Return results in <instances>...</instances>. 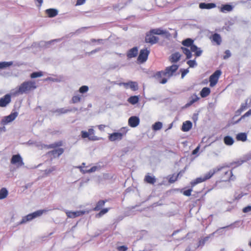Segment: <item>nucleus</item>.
<instances>
[{"instance_id": "nucleus-20", "label": "nucleus", "mask_w": 251, "mask_h": 251, "mask_svg": "<svg viewBox=\"0 0 251 251\" xmlns=\"http://www.w3.org/2000/svg\"><path fill=\"white\" fill-rule=\"evenodd\" d=\"M200 98L197 96L196 94H193L189 98V101L186 104L185 106L186 107H189L192 105L194 103L199 100Z\"/></svg>"}, {"instance_id": "nucleus-4", "label": "nucleus", "mask_w": 251, "mask_h": 251, "mask_svg": "<svg viewBox=\"0 0 251 251\" xmlns=\"http://www.w3.org/2000/svg\"><path fill=\"white\" fill-rule=\"evenodd\" d=\"M81 135L82 138H88L90 141H97L100 139L98 137L95 135V131L93 128H89L88 131H81Z\"/></svg>"}, {"instance_id": "nucleus-29", "label": "nucleus", "mask_w": 251, "mask_h": 251, "mask_svg": "<svg viewBox=\"0 0 251 251\" xmlns=\"http://www.w3.org/2000/svg\"><path fill=\"white\" fill-rule=\"evenodd\" d=\"M34 218H35V216H33V213L29 214L23 218L22 221L20 222V224L25 223L28 221L32 220Z\"/></svg>"}, {"instance_id": "nucleus-59", "label": "nucleus", "mask_w": 251, "mask_h": 251, "mask_svg": "<svg viewBox=\"0 0 251 251\" xmlns=\"http://www.w3.org/2000/svg\"><path fill=\"white\" fill-rule=\"evenodd\" d=\"M242 113V112L239 109H238L235 111V116H239Z\"/></svg>"}, {"instance_id": "nucleus-54", "label": "nucleus", "mask_w": 251, "mask_h": 251, "mask_svg": "<svg viewBox=\"0 0 251 251\" xmlns=\"http://www.w3.org/2000/svg\"><path fill=\"white\" fill-rule=\"evenodd\" d=\"M107 126L106 125H98V127L99 128V129L101 131H104V128L106 127Z\"/></svg>"}, {"instance_id": "nucleus-50", "label": "nucleus", "mask_w": 251, "mask_h": 251, "mask_svg": "<svg viewBox=\"0 0 251 251\" xmlns=\"http://www.w3.org/2000/svg\"><path fill=\"white\" fill-rule=\"evenodd\" d=\"M192 189H188L183 192V194L186 196H190L191 194Z\"/></svg>"}, {"instance_id": "nucleus-12", "label": "nucleus", "mask_w": 251, "mask_h": 251, "mask_svg": "<svg viewBox=\"0 0 251 251\" xmlns=\"http://www.w3.org/2000/svg\"><path fill=\"white\" fill-rule=\"evenodd\" d=\"M65 213L68 218H75L76 217L83 215L86 213V211L81 210L77 211H67Z\"/></svg>"}, {"instance_id": "nucleus-11", "label": "nucleus", "mask_w": 251, "mask_h": 251, "mask_svg": "<svg viewBox=\"0 0 251 251\" xmlns=\"http://www.w3.org/2000/svg\"><path fill=\"white\" fill-rule=\"evenodd\" d=\"M120 85H123L125 88H130L132 91H136L138 89V84L136 82L129 81L128 82H122L119 84Z\"/></svg>"}, {"instance_id": "nucleus-33", "label": "nucleus", "mask_w": 251, "mask_h": 251, "mask_svg": "<svg viewBox=\"0 0 251 251\" xmlns=\"http://www.w3.org/2000/svg\"><path fill=\"white\" fill-rule=\"evenodd\" d=\"M247 136L245 133H240L236 135V139L238 141H241L243 142L247 140Z\"/></svg>"}, {"instance_id": "nucleus-36", "label": "nucleus", "mask_w": 251, "mask_h": 251, "mask_svg": "<svg viewBox=\"0 0 251 251\" xmlns=\"http://www.w3.org/2000/svg\"><path fill=\"white\" fill-rule=\"evenodd\" d=\"M8 191L5 188H2L0 190V200L5 199L8 195Z\"/></svg>"}, {"instance_id": "nucleus-52", "label": "nucleus", "mask_w": 251, "mask_h": 251, "mask_svg": "<svg viewBox=\"0 0 251 251\" xmlns=\"http://www.w3.org/2000/svg\"><path fill=\"white\" fill-rule=\"evenodd\" d=\"M181 77L183 78L185 75L189 72L188 69H183L181 70Z\"/></svg>"}, {"instance_id": "nucleus-24", "label": "nucleus", "mask_w": 251, "mask_h": 251, "mask_svg": "<svg viewBox=\"0 0 251 251\" xmlns=\"http://www.w3.org/2000/svg\"><path fill=\"white\" fill-rule=\"evenodd\" d=\"M46 13L48 15L49 17L53 18L57 15L58 11L55 9L50 8L46 10Z\"/></svg>"}, {"instance_id": "nucleus-37", "label": "nucleus", "mask_w": 251, "mask_h": 251, "mask_svg": "<svg viewBox=\"0 0 251 251\" xmlns=\"http://www.w3.org/2000/svg\"><path fill=\"white\" fill-rule=\"evenodd\" d=\"M110 209V208H105L101 209L100 211L96 215V217L100 218L103 215L107 213Z\"/></svg>"}, {"instance_id": "nucleus-7", "label": "nucleus", "mask_w": 251, "mask_h": 251, "mask_svg": "<svg viewBox=\"0 0 251 251\" xmlns=\"http://www.w3.org/2000/svg\"><path fill=\"white\" fill-rule=\"evenodd\" d=\"M149 53L150 50L147 49L141 50L137 58L138 61L140 63L145 62L147 60Z\"/></svg>"}, {"instance_id": "nucleus-21", "label": "nucleus", "mask_w": 251, "mask_h": 251, "mask_svg": "<svg viewBox=\"0 0 251 251\" xmlns=\"http://www.w3.org/2000/svg\"><path fill=\"white\" fill-rule=\"evenodd\" d=\"M138 52L137 47H133L130 49L127 52L126 56L128 58H131L136 57Z\"/></svg>"}, {"instance_id": "nucleus-39", "label": "nucleus", "mask_w": 251, "mask_h": 251, "mask_svg": "<svg viewBox=\"0 0 251 251\" xmlns=\"http://www.w3.org/2000/svg\"><path fill=\"white\" fill-rule=\"evenodd\" d=\"M162 127V124L160 122L155 123L152 126V129L154 131L158 130Z\"/></svg>"}, {"instance_id": "nucleus-62", "label": "nucleus", "mask_w": 251, "mask_h": 251, "mask_svg": "<svg viewBox=\"0 0 251 251\" xmlns=\"http://www.w3.org/2000/svg\"><path fill=\"white\" fill-rule=\"evenodd\" d=\"M185 251H191V248L190 246L188 247L185 250Z\"/></svg>"}, {"instance_id": "nucleus-45", "label": "nucleus", "mask_w": 251, "mask_h": 251, "mask_svg": "<svg viewBox=\"0 0 251 251\" xmlns=\"http://www.w3.org/2000/svg\"><path fill=\"white\" fill-rule=\"evenodd\" d=\"M89 88L87 86L83 85L79 88V92L80 93L83 94L86 93L88 91Z\"/></svg>"}, {"instance_id": "nucleus-2", "label": "nucleus", "mask_w": 251, "mask_h": 251, "mask_svg": "<svg viewBox=\"0 0 251 251\" xmlns=\"http://www.w3.org/2000/svg\"><path fill=\"white\" fill-rule=\"evenodd\" d=\"M37 88L36 83L34 81H25L23 82L14 93V95L28 94Z\"/></svg>"}, {"instance_id": "nucleus-1", "label": "nucleus", "mask_w": 251, "mask_h": 251, "mask_svg": "<svg viewBox=\"0 0 251 251\" xmlns=\"http://www.w3.org/2000/svg\"><path fill=\"white\" fill-rule=\"evenodd\" d=\"M178 69V65L173 64L165 68L164 71L157 72L153 77L160 83L165 84Z\"/></svg>"}, {"instance_id": "nucleus-32", "label": "nucleus", "mask_w": 251, "mask_h": 251, "mask_svg": "<svg viewBox=\"0 0 251 251\" xmlns=\"http://www.w3.org/2000/svg\"><path fill=\"white\" fill-rule=\"evenodd\" d=\"M224 141L226 145L228 146L232 145L234 143L233 138L229 136H225L224 139Z\"/></svg>"}, {"instance_id": "nucleus-42", "label": "nucleus", "mask_w": 251, "mask_h": 251, "mask_svg": "<svg viewBox=\"0 0 251 251\" xmlns=\"http://www.w3.org/2000/svg\"><path fill=\"white\" fill-rule=\"evenodd\" d=\"M43 75L42 72H33L30 75V77L31 78H35L38 77H41Z\"/></svg>"}, {"instance_id": "nucleus-25", "label": "nucleus", "mask_w": 251, "mask_h": 251, "mask_svg": "<svg viewBox=\"0 0 251 251\" xmlns=\"http://www.w3.org/2000/svg\"><path fill=\"white\" fill-rule=\"evenodd\" d=\"M181 55L179 52H175L172 54L170 58V61L172 63H176L180 59Z\"/></svg>"}, {"instance_id": "nucleus-9", "label": "nucleus", "mask_w": 251, "mask_h": 251, "mask_svg": "<svg viewBox=\"0 0 251 251\" xmlns=\"http://www.w3.org/2000/svg\"><path fill=\"white\" fill-rule=\"evenodd\" d=\"M126 131L123 133L114 132L109 135L108 139L110 141H119L122 139L123 137L126 134Z\"/></svg>"}, {"instance_id": "nucleus-44", "label": "nucleus", "mask_w": 251, "mask_h": 251, "mask_svg": "<svg viewBox=\"0 0 251 251\" xmlns=\"http://www.w3.org/2000/svg\"><path fill=\"white\" fill-rule=\"evenodd\" d=\"M81 96L79 95H76L73 97L72 99V102L74 103H77L80 101Z\"/></svg>"}, {"instance_id": "nucleus-18", "label": "nucleus", "mask_w": 251, "mask_h": 251, "mask_svg": "<svg viewBox=\"0 0 251 251\" xmlns=\"http://www.w3.org/2000/svg\"><path fill=\"white\" fill-rule=\"evenodd\" d=\"M210 39L211 42L215 43L217 45H220L222 43V38L220 34L214 33L210 37Z\"/></svg>"}, {"instance_id": "nucleus-27", "label": "nucleus", "mask_w": 251, "mask_h": 251, "mask_svg": "<svg viewBox=\"0 0 251 251\" xmlns=\"http://www.w3.org/2000/svg\"><path fill=\"white\" fill-rule=\"evenodd\" d=\"M211 91L208 87H204L200 92V95L201 98H205L210 94Z\"/></svg>"}, {"instance_id": "nucleus-28", "label": "nucleus", "mask_w": 251, "mask_h": 251, "mask_svg": "<svg viewBox=\"0 0 251 251\" xmlns=\"http://www.w3.org/2000/svg\"><path fill=\"white\" fill-rule=\"evenodd\" d=\"M190 49H191V52H195V55L196 56H200L201 54V52H202V51L201 50H199L198 49V48L195 45L193 44L191 47H190Z\"/></svg>"}, {"instance_id": "nucleus-56", "label": "nucleus", "mask_w": 251, "mask_h": 251, "mask_svg": "<svg viewBox=\"0 0 251 251\" xmlns=\"http://www.w3.org/2000/svg\"><path fill=\"white\" fill-rule=\"evenodd\" d=\"M103 41V39H92L91 40V42L95 43V42H98V43H101Z\"/></svg>"}, {"instance_id": "nucleus-57", "label": "nucleus", "mask_w": 251, "mask_h": 251, "mask_svg": "<svg viewBox=\"0 0 251 251\" xmlns=\"http://www.w3.org/2000/svg\"><path fill=\"white\" fill-rule=\"evenodd\" d=\"M86 0H77L76 5H80L84 3Z\"/></svg>"}, {"instance_id": "nucleus-46", "label": "nucleus", "mask_w": 251, "mask_h": 251, "mask_svg": "<svg viewBox=\"0 0 251 251\" xmlns=\"http://www.w3.org/2000/svg\"><path fill=\"white\" fill-rule=\"evenodd\" d=\"M46 211L44 210H37L33 213V216H35V218L40 216L43 214V213Z\"/></svg>"}, {"instance_id": "nucleus-16", "label": "nucleus", "mask_w": 251, "mask_h": 251, "mask_svg": "<svg viewBox=\"0 0 251 251\" xmlns=\"http://www.w3.org/2000/svg\"><path fill=\"white\" fill-rule=\"evenodd\" d=\"M151 31V33H154L155 35H165L167 37L171 36L170 33L168 31L163 30L160 28L152 29Z\"/></svg>"}, {"instance_id": "nucleus-64", "label": "nucleus", "mask_w": 251, "mask_h": 251, "mask_svg": "<svg viewBox=\"0 0 251 251\" xmlns=\"http://www.w3.org/2000/svg\"><path fill=\"white\" fill-rule=\"evenodd\" d=\"M99 50H100V49H97V50H94L92 51V52H96V51H98Z\"/></svg>"}, {"instance_id": "nucleus-31", "label": "nucleus", "mask_w": 251, "mask_h": 251, "mask_svg": "<svg viewBox=\"0 0 251 251\" xmlns=\"http://www.w3.org/2000/svg\"><path fill=\"white\" fill-rule=\"evenodd\" d=\"M233 9L232 6L230 4H224L222 5L221 7V11L222 12H229L231 11Z\"/></svg>"}, {"instance_id": "nucleus-10", "label": "nucleus", "mask_w": 251, "mask_h": 251, "mask_svg": "<svg viewBox=\"0 0 251 251\" xmlns=\"http://www.w3.org/2000/svg\"><path fill=\"white\" fill-rule=\"evenodd\" d=\"M10 162L12 164L17 165L18 166H22L24 164L22 158L20 154L13 155Z\"/></svg>"}, {"instance_id": "nucleus-19", "label": "nucleus", "mask_w": 251, "mask_h": 251, "mask_svg": "<svg viewBox=\"0 0 251 251\" xmlns=\"http://www.w3.org/2000/svg\"><path fill=\"white\" fill-rule=\"evenodd\" d=\"M17 116L18 113L16 112L11 113L9 115L5 117L4 119L2 120V122L4 124H7L8 123H10L14 120L15 118L17 117Z\"/></svg>"}, {"instance_id": "nucleus-34", "label": "nucleus", "mask_w": 251, "mask_h": 251, "mask_svg": "<svg viewBox=\"0 0 251 251\" xmlns=\"http://www.w3.org/2000/svg\"><path fill=\"white\" fill-rule=\"evenodd\" d=\"M194 43V41L190 39L187 38L182 42V44L185 47H190Z\"/></svg>"}, {"instance_id": "nucleus-47", "label": "nucleus", "mask_w": 251, "mask_h": 251, "mask_svg": "<svg viewBox=\"0 0 251 251\" xmlns=\"http://www.w3.org/2000/svg\"><path fill=\"white\" fill-rule=\"evenodd\" d=\"M248 108V104L247 103H242L240 107L239 108L242 112L245 111L246 109H247Z\"/></svg>"}, {"instance_id": "nucleus-55", "label": "nucleus", "mask_w": 251, "mask_h": 251, "mask_svg": "<svg viewBox=\"0 0 251 251\" xmlns=\"http://www.w3.org/2000/svg\"><path fill=\"white\" fill-rule=\"evenodd\" d=\"M97 167L96 166H94V167H92L90 169L85 171V172H87V173H91V172H95L97 170Z\"/></svg>"}, {"instance_id": "nucleus-63", "label": "nucleus", "mask_w": 251, "mask_h": 251, "mask_svg": "<svg viewBox=\"0 0 251 251\" xmlns=\"http://www.w3.org/2000/svg\"><path fill=\"white\" fill-rule=\"evenodd\" d=\"M184 172V171H181L177 175H178V176H181L182 174Z\"/></svg>"}, {"instance_id": "nucleus-30", "label": "nucleus", "mask_w": 251, "mask_h": 251, "mask_svg": "<svg viewBox=\"0 0 251 251\" xmlns=\"http://www.w3.org/2000/svg\"><path fill=\"white\" fill-rule=\"evenodd\" d=\"M205 181L203 176L198 177L190 183L191 187H194L198 183Z\"/></svg>"}, {"instance_id": "nucleus-17", "label": "nucleus", "mask_w": 251, "mask_h": 251, "mask_svg": "<svg viewBox=\"0 0 251 251\" xmlns=\"http://www.w3.org/2000/svg\"><path fill=\"white\" fill-rule=\"evenodd\" d=\"M221 168H218L217 167L212 170H210L208 172L206 173L203 176L205 180H207L212 177L214 175L219 171H221Z\"/></svg>"}, {"instance_id": "nucleus-38", "label": "nucleus", "mask_w": 251, "mask_h": 251, "mask_svg": "<svg viewBox=\"0 0 251 251\" xmlns=\"http://www.w3.org/2000/svg\"><path fill=\"white\" fill-rule=\"evenodd\" d=\"M138 101L139 98L138 96H131L128 99V101L132 104H135L137 103L138 102Z\"/></svg>"}, {"instance_id": "nucleus-5", "label": "nucleus", "mask_w": 251, "mask_h": 251, "mask_svg": "<svg viewBox=\"0 0 251 251\" xmlns=\"http://www.w3.org/2000/svg\"><path fill=\"white\" fill-rule=\"evenodd\" d=\"M218 168H221V171H222L223 173L224 174L222 176V180L223 181H227L234 179V177H232L233 174L231 170L228 169L225 167H218Z\"/></svg>"}, {"instance_id": "nucleus-6", "label": "nucleus", "mask_w": 251, "mask_h": 251, "mask_svg": "<svg viewBox=\"0 0 251 251\" xmlns=\"http://www.w3.org/2000/svg\"><path fill=\"white\" fill-rule=\"evenodd\" d=\"M221 73V71L218 70H216L211 75H210L209 77V82L210 86L211 87H213L217 84Z\"/></svg>"}, {"instance_id": "nucleus-41", "label": "nucleus", "mask_w": 251, "mask_h": 251, "mask_svg": "<svg viewBox=\"0 0 251 251\" xmlns=\"http://www.w3.org/2000/svg\"><path fill=\"white\" fill-rule=\"evenodd\" d=\"M12 62H0V69L7 68L12 65Z\"/></svg>"}, {"instance_id": "nucleus-35", "label": "nucleus", "mask_w": 251, "mask_h": 251, "mask_svg": "<svg viewBox=\"0 0 251 251\" xmlns=\"http://www.w3.org/2000/svg\"><path fill=\"white\" fill-rule=\"evenodd\" d=\"M181 49L182 50L183 53L186 55L187 59H190L191 58L192 53L191 50L185 47H181Z\"/></svg>"}, {"instance_id": "nucleus-22", "label": "nucleus", "mask_w": 251, "mask_h": 251, "mask_svg": "<svg viewBox=\"0 0 251 251\" xmlns=\"http://www.w3.org/2000/svg\"><path fill=\"white\" fill-rule=\"evenodd\" d=\"M192 127V124L190 121H186L182 124L181 130L183 131H188Z\"/></svg>"}, {"instance_id": "nucleus-53", "label": "nucleus", "mask_w": 251, "mask_h": 251, "mask_svg": "<svg viewBox=\"0 0 251 251\" xmlns=\"http://www.w3.org/2000/svg\"><path fill=\"white\" fill-rule=\"evenodd\" d=\"M251 211V206H247L243 209L244 213H247Z\"/></svg>"}, {"instance_id": "nucleus-26", "label": "nucleus", "mask_w": 251, "mask_h": 251, "mask_svg": "<svg viewBox=\"0 0 251 251\" xmlns=\"http://www.w3.org/2000/svg\"><path fill=\"white\" fill-rule=\"evenodd\" d=\"M216 7V4L213 3H201L199 5V7L201 9H211Z\"/></svg>"}, {"instance_id": "nucleus-14", "label": "nucleus", "mask_w": 251, "mask_h": 251, "mask_svg": "<svg viewBox=\"0 0 251 251\" xmlns=\"http://www.w3.org/2000/svg\"><path fill=\"white\" fill-rule=\"evenodd\" d=\"M140 123V119L137 116H131L128 120V125L131 127L137 126Z\"/></svg>"}, {"instance_id": "nucleus-23", "label": "nucleus", "mask_w": 251, "mask_h": 251, "mask_svg": "<svg viewBox=\"0 0 251 251\" xmlns=\"http://www.w3.org/2000/svg\"><path fill=\"white\" fill-rule=\"evenodd\" d=\"M107 201V200L99 201L96 203L95 207L93 208V210L95 211H99L104 205L105 202Z\"/></svg>"}, {"instance_id": "nucleus-48", "label": "nucleus", "mask_w": 251, "mask_h": 251, "mask_svg": "<svg viewBox=\"0 0 251 251\" xmlns=\"http://www.w3.org/2000/svg\"><path fill=\"white\" fill-rule=\"evenodd\" d=\"M187 64L190 67H194L195 65H196V61L194 60H188L187 62Z\"/></svg>"}, {"instance_id": "nucleus-58", "label": "nucleus", "mask_w": 251, "mask_h": 251, "mask_svg": "<svg viewBox=\"0 0 251 251\" xmlns=\"http://www.w3.org/2000/svg\"><path fill=\"white\" fill-rule=\"evenodd\" d=\"M200 149V147L198 146L193 151H192V154L195 155L198 153Z\"/></svg>"}, {"instance_id": "nucleus-51", "label": "nucleus", "mask_w": 251, "mask_h": 251, "mask_svg": "<svg viewBox=\"0 0 251 251\" xmlns=\"http://www.w3.org/2000/svg\"><path fill=\"white\" fill-rule=\"evenodd\" d=\"M118 251H126L127 248L125 246H119L117 248Z\"/></svg>"}, {"instance_id": "nucleus-15", "label": "nucleus", "mask_w": 251, "mask_h": 251, "mask_svg": "<svg viewBox=\"0 0 251 251\" xmlns=\"http://www.w3.org/2000/svg\"><path fill=\"white\" fill-rule=\"evenodd\" d=\"M144 181L147 183L154 185L156 182V178L154 176L151 175L150 174L148 173L145 176Z\"/></svg>"}, {"instance_id": "nucleus-8", "label": "nucleus", "mask_w": 251, "mask_h": 251, "mask_svg": "<svg viewBox=\"0 0 251 251\" xmlns=\"http://www.w3.org/2000/svg\"><path fill=\"white\" fill-rule=\"evenodd\" d=\"M155 34L153 33H151V30L146 34L145 37V41L146 43H150L151 44H154L156 43L158 40L159 38L158 37L155 36Z\"/></svg>"}, {"instance_id": "nucleus-61", "label": "nucleus", "mask_w": 251, "mask_h": 251, "mask_svg": "<svg viewBox=\"0 0 251 251\" xmlns=\"http://www.w3.org/2000/svg\"><path fill=\"white\" fill-rule=\"evenodd\" d=\"M59 111H60V112L61 113H66L67 112V110H63V109H62L59 110Z\"/></svg>"}, {"instance_id": "nucleus-13", "label": "nucleus", "mask_w": 251, "mask_h": 251, "mask_svg": "<svg viewBox=\"0 0 251 251\" xmlns=\"http://www.w3.org/2000/svg\"><path fill=\"white\" fill-rule=\"evenodd\" d=\"M11 101L10 94H6L0 99V107H4L6 106Z\"/></svg>"}, {"instance_id": "nucleus-49", "label": "nucleus", "mask_w": 251, "mask_h": 251, "mask_svg": "<svg viewBox=\"0 0 251 251\" xmlns=\"http://www.w3.org/2000/svg\"><path fill=\"white\" fill-rule=\"evenodd\" d=\"M225 55L223 57V58L224 59H227L228 58H229L230 55H231V54H230V51L229 50H226L225 52Z\"/></svg>"}, {"instance_id": "nucleus-40", "label": "nucleus", "mask_w": 251, "mask_h": 251, "mask_svg": "<svg viewBox=\"0 0 251 251\" xmlns=\"http://www.w3.org/2000/svg\"><path fill=\"white\" fill-rule=\"evenodd\" d=\"M168 181L170 183H173L176 181L178 177V175L173 174L172 175L169 176Z\"/></svg>"}, {"instance_id": "nucleus-60", "label": "nucleus", "mask_w": 251, "mask_h": 251, "mask_svg": "<svg viewBox=\"0 0 251 251\" xmlns=\"http://www.w3.org/2000/svg\"><path fill=\"white\" fill-rule=\"evenodd\" d=\"M39 2V6H41L43 3V0H36Z\"/></svg>"}, {"instance_id": "nucleus-3", "label": "nucleus", "mask_w": 251, "mask_h": 251, "mask_svg": "<svg viewBox=\"0 0 251 251\" xmlns=\"http://www.w3.org/2000/svg\"><path fill=\"white\" fill-rule=\"evenodd\" d=\"M63 142L62 141H59L54 142L52 144L46 146L47 149H54V150L49 151V154L51 155L54 158L59 157L61 154H62L64 151V150L63 148H56L63 146Z\"/></svg>"}, {"instance_id": "nucleus-43", "label": "nucleus", "mask_w": 251, "mask_h": 251, "mask_svg": "<svg viewBox=\"0 0 251 251\" xmlns=\"http://www.w3.org/2000/svg\"><path fill=\"white\" fill-rule=\"evenodd\" d=\"M251 115V109H250L248 111L245 113L243 115H242L236 122L235 123H238L240 122L242 119H244L246 117H249Z\"/></svg>"}]
</instances>
